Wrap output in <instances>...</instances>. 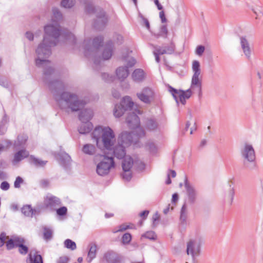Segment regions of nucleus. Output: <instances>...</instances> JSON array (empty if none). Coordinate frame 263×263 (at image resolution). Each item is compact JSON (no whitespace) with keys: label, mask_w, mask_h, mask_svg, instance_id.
I'll use <instances>...</instances> for the list:
<instances>
[{"label":"nucleus","mask_w":263,"mask_h":263,"mask_svg":"<svg viewBox=\"0 0 263 263\" xmlns=\"http://www.w3.org/2000/svg\"><path fill=\"white\" fill-rule=\"evenodd\" d=\"M234 194H235L234 190L233 189H231L229 191V196L231 199V203L232 202V201L233 200Z\"/></svg>","instance_id":"nucleus-60"},{"label":"nucleus","mask_w":263,"mask_h":263,"mask_svg":"<svg viewBox=\"0 0 263 263\" xmlns=\"http://www.w3.org/2000/svg\"><path fill=\"white\" fill-rule=\"evenodd\" d=\"M116 73L118 79L120 81H123L129 74L128 67L126 66L119 67L116 69Z\"/></svg>","instance_id":"nucleus-20"},{"label":"nucleus","mask_w":263,"mask_h":263,"mask_svg":"<svg viewBox=\"0 0 263 263\" xmlns=\"http://www.w3.org/2000/svg\"><path fill=\"white\" fill-rule=\"evenodd\" d=\"M154 2H155V5L157 6V8L158 10H161L163 9V7L162 6V5L159 3V1L158 0H155L154 1Z\"/></svg>","instance_id":"nucleus-62"},{"label":"nucleus","mask_w":263,"mask_h":263,"mask_svg":"<svg viewBox=\"0 0 263 263\" xmlns=\"http://www.w3.org/2000/svg\"><path fill=\"white\" fill-rule=\"evenodd\" d=\"M126 110L119 104H116L114 109V115L116 118L121 117Z\"/></svg>","instance_id":"nucleus-32"},{"label":"nucleus","mask_w":263,"mask_h":263,"mask_svg":"<svg viewBox=\"0 0 263 263\" xmlns=\"http://www.w3.org/2000/svg\"><path fill=\"white\" fill-rule=\"evenodd\" d=\"M136 63V61L133 58H130L128 59L127 66L128 68L133 66Z\"/></svg>","instance_id":"nucleus-54"},{"label":"nucleus","mask_w":263,"mask_h":263,"mask_svg":"<svg viewBox=\"0 0 263 263\" xmlns=\"http://www.w3.org/2000/svg\"><path fill=\"white\" fill-rule=\"evenodd\" d=\"M61 201L59 198L53 196H47L44 200V204L47 208H53L60 205Z\"/></svg>","instance_id":"nucleus-16"},{"label":"nucleus","mask_w":263,"mask_h":263,"mask_svg":"<svg viewBox=\"0 0 263 263\" xmlns=\"http://www.w3.org/2000/svg\"><path fill=\"white\" fill-rule=\"evenodd\" d=\"M201 243L202 240L200 237L191 239L187 243V254L191 255L194 260L200 254Z\"/></svg>","instance_id":"nucleus-10"},{"label":"nucleus","mask_w":263,"mask_h":263,"mask_svg":"<svg viewBox=\"0 0 263 263\" xmlns=\"http://www.w3.org/2000/svg\"><path fill=\"white\" fill-rule=\"evenodd\" d=\"M122 162L123 178L129 181L132 177V171L133 169L136 170H142L144 168V164L138 159H134L130 156H125L123 158Z\"/></svg>","instance_id":"nucleus-6"},{"label":"nucleus","mask_w":263,"mask_h":263,"mask_svg":"<svg viewBox=\"0 0 263 263\" xmlns=\"http://www.w3.org/2000/svg\"><path fill=\"white\" fill-rule=\"evenodd\" d=\"M23 182V179L20 176L16 177L14 183V186L15 188H20L21 184Z\"/></svg>","instance_id":"nucleus-47"},{"label":"nucleus","mask_w":263,"mask_h":263,"mask_svg":"<svg viewBox=\"0 0 263 263\" xmlns=\"http://www.w3.org/2000/svg\"><path fill=\"white\" fill-rule=\"evenodd\" d=\"M69 258L67 256H61L57 261V263H68Z\"/></svg>","instance_id":"nucleus-50"},{"label":"nucleus","mask_w":263,"mask_h":263,"mask_svg":"<svg viewBox=\"0 0 263 263\" xmlns=\"http://www.w3.org/2000/svg\"><path fill=\"white\" fill-rule=\"evenodd\" d=\"M85 11L88 13L93 12L96 13L97 18L94 24L96 28H99L102 26H104L107 23L108 17L101 8H95L92 5L88 4L86 6Z\"/></svg>","instance_id":"nucleus-8"},{"label":"nucleus","mask_w":263,"mask_h":263,"mask_svg":"<svg viewBox=\"0 0 263 263\" xmlns=\"http://www.w3.org/2000/svg\"><path fill=\"white\" fill-rule=\"evenodd\" d=\"M103 261L107 263H122V258L116 252L109 251L104 253Z\"/></svg>","instance_id":"nucleus-13"},{"label":"nucleus","mask_w":263,"mask_h":263,"mask_svg":"<svg viewBox=\"0 0 263 263\" xmlns=\"http://www.w3.org/2000/svg\"><path fill=\"white\" fill-rule=\"evenodd\" d=\"M201 78H192L191 85L189 89L185 91L178 90L169 87V91L173 96L177 104L180 102L182 105H185L186 100L189 99L192 95V89H197L199 94L201 93Z\"/></svg>","instance_id":"nucleus-5"},{"label":"nucleus","mask_w":263,"mask_h":263,"mask_svg":"<svg viewBox=\"0 0 263 263\" xmlns=\"http://www.w3.org/2000/svg\"><path fill=\"white\" fill-rule=\"evenodd\" d=\"M148 213H149V211L145 210V211H144L140 213V216L142 217H143L144 219H145L146 217L147 216Z\"/></svg>","instance_id":"nucleus-61"},{"label":"nucleus","mask_w":263,"mask_h":263,"mask_svg":"<svg viewBox=\"0 0 263 263\" xmlns=\"http://www.w3.org/2000/svg\"><path fill=\"white\" fill-rule=\"evenodd\" d=\"M159 218V216L158 215V214L157 213H156L153 216V222L154 223L157 221V220H158Z\"/></svg>","instance_id":"nucleus-64"},{"label":"nucleus","mask_w":263,"mask_h":263,"mask_svg":"<svg viewBox=\"0 0 263 263\" xmlns=\"http://www.w3.org/2000/svg\"><path fill=\"white\" fill-rule=\"evenodd\" d=\"M74 4V0H62L61 5L64 8H70Z\"/></svg>","instance_id":"nucleus-38"},{"label":"nucleus","mask_w":263,"mask_h":263,"mask_svg":"<svg viewBox=\"0 0 263 263\" xmlns=\"http://www.w3.org/2000/svg\"><path fill=\"white\" fill-rule=\"evenodd\" d=\"M93 115L92 111L90 109L82 110L79 114V119L82 122H89Z\"/></svg>","instance_id":"nucleus-19"},{"label":"nucleus","mask_w":263,"mask_h":263,"mask_svg":"<svg viewBox=\"0 0 263 263\" xmlns=\"http://www.w3.org/2000/svg\"><path fill=\"white\" fill-rule=\"evenodd\" d=\"M240 44L242 52L246 59L250 60L251 58L252 48L250 46L249 41L246 36H240Z\"/></svg>","instance_id":"nucleus-12"},{"label":"nucleus","mask_w":263,"mask_h":263,"mask_svg":"<svg viewBox=\"0 0 263 263\" xmlns=\"http://www.w3.org/2000/svg\"><path fill=\"white\" fill-rule=\"evenodd\" d=\"M9 184L6 182L4 181L1 184V188L2 190L7 191L9 189Z\"/></svg>","instance_id":"nucleus-51"},{"label":"nucleus","mask_w":263,"mask_h":263,"mask_svg":"<svg viewBox=\"0 0 263 263\" xmlns=\"http://www.w3.org/2000/svg\"><path fill=\"white\" fill-rule=\"evenodd\" d=\"M22 213L26 216L32 217L34 214V211L30 205H26L22 208Z\"/></svg>","instance_id":"nucleus-34"},{"label":"nucleus","mask_w":263,"mask_h":263,"mask_svg":"<svg viewBox=\"0 0 263 263\" xmlns=\"http://www.w3.org/2000/svg\"><path fill=\"white\" fill-rule=\"evenodd\" d=\"M112 96L115 98H118L120 96V93L116 90H114L112 91Z\"/></svg>","instance_id":"nucleus-63"},{"label":"nucleus","mask_w":263,"mask_h":263,"mask_svg":"<svg viewBox=\"0 0 263 263\" xmlns=\"http://www.w3.org/2000/svg\"><path fill=\"white\" fill-rule=\"evenodd\" d=\"M187 215V209L186 203H184L182 206L180 211V224L182 226H185L186 224V219Z\"/></svg>","instance_id":"nucleus-27"},{"label":"nucleus","mask_w":263,"mask_h":263,"mask_svg":"<svg viewBox=\"0 0 263 263\" xmlns=\"http://www.w3.org/2000/svg\"><path fill=\"white\" fill-rule=\"evenodd\" d=\"M158 48L159 49V53H160V54H171L175 51V45L174 42H171L167 46L164 47H158Z\"/></svg>","instance_id":"nucleus-21"},{"label":"nucleus","mask_w":263,"mask_h":263,"mask_svg":"<svg viewBox=\"0 0 263 263\" xmlns=\"http://www.w3.org/2000/svg\"><path fill=\"white\" fill-rule=\"evenodd\" d=\"M137 96L145 103H150L154 97V92L152 89L146 87L142 89L141 92L137 93Z\"/></svg>","instance_id":"nucleus-11"},{"label":"nucleus","mask_w":263,"mask_h":263,"mask_svg":"<svg viewBox=\"0 0 263 263\" xmlns=\"http://www.w3.org/2000/svg\"><path fill=\"white\" fill-rule=\"evenodd\" d=\"M167 33H168V30L167 29V27L166 25H164L160 27L159 33L157 34H155V36L157 38H159L160 37H163L164 38H166Z\"/></svg>","instance_id":"nucleus-33"},{"label":"nucleus","mask_w":263,"mask_h":263,"mask_svg":"<svg viewBox=\"0 0 263 263\" xmlns=\"http://www.w3.org/2000/svg\"><path fill=\"white\" fill-rule=\"evenodd\" d=\"M29 156V153L26 150L23 149L17 152L15 154L13 163L14 164L17 163L23 160V159Z\"/></svg>","instance_id":"nucleus-26"},{"label":"nucleus","mask_w":263,"mask_h":263,"mask_svg":"<svg viewBox=\"0 0 263 263\" xmlns=\"http://www.w3.org/2000/svg\"><path fill=\"white\" fill-rule=\"evenodd\" d=\"M184 186L186 191L189 201L191 203H193L196 199L197 192L194 187L190 184L186 178L185 179Z\"/></svg>","instance_id":"nucleus-14"},{"label":"nucleus","mask_w":263,"mask_h":263,"mask_svg":"<svg viewBox=\"0 0 263 263\" xmlns=\"http://www.w3.org/2000/svg\"><path fill=\"white\" fill-rule=\"evenodd\" d=\"M118 229L117 230H115L114 231V233H117L118 232H122V231H125L128 229H130L131 228L130 227V226L129 225H127L125 223H123L122 224H121L120 226H119L118 227Z\"/></svg>","instance_id":"nucleus-44"},{"label":"nucleus","mask_w":263,"mask_h":263,"mask_svg":"<svg viewBox=\"0 0 263 263\" xmlns=\"http://www.w3.org/2000/svg\"><path fill=\"white\" fill-rule=\"evenodd\" d=\"M64 246L71 250H74L77 248L76 243L69 239L65 240Z\"/></svg>","instance_id":"nucleus-37"},{"label":"nucleus","mask_w":263,"mask_h":263,"mask_svg":"<svg viewBox=\"0 0 263 263\" xmlns=\"http://www.w3.org/2000/svg\"><path fill=\"white\" fill-rule=\"evenodd\" d=\"M6 247L8 250H11L15 247L13 239H10L6 242Z\"/></svg>","instance_id":"nucleus-49"},{"label":"nucleus","mask_w":263,"mask_h":263,"mask_svg":"<svg viewBox=\"0 0 263 263\" xmlns=\"http://www.w3.org/2000/svg\"><path fill=\"white\" fill-rule=\"evenodd\" d=\"M29 262L27 263H43V259L41 255L39 254L35 250H31L29 254Z\"/></svg>","instance_id":"nucleus-18"},{"label":"nucleus","mask_w":263,"mask_h":263,"mask_svg":"<svg viewBox=\"0 0 263 263\" xmlns=\"http://www.w3.org/2000/svg\"><path fill=\"white\" fill-rule=\"evenodd\" d=\"M132 77L134 81L140 82L145 79V73L141 69H136L133 72Z\"/></svg>","instance_id":"nucleus-22"},{"label":"nucleus","mask_w":263,"mask_h":263,"mask_svg":"<svg viewBox=\"0 0 263 263\" xmlns=\"http://www.w3.org/2000/svg\"><path fill=\"white\" fill-rule=\"evenodd\" d=\"M15 247H18L20 245L24 244L25 240L23 238L16 237L13 238Z\"/></svg>","instance_id":"nucleus-40"},{"label":"nucleus","mask_w":263,"mask_h":263,"mask_svg":"<svg viewBox=\"0 0 263 263\" xmlns=\"http://www.w3.org/2000/svg\"><path fill=\"white\" fill-rule=\"evenodd\" d=\"M92 137L96 140L98 147H101L102 144L107 149H110L116 141L113 130L108 126L96 127L92 132Z\"/></svg>","instance_id":"nucleus-4"},{"label":"nucleus","mask_w":263,"mask_h":263,"mask_svg":"<svg viewBox=\"0 0 263 263\" xmlns=\"http://www.w3.org/2000/svg\"><path fill=\"white\" fill-rule=\"evenodd\" d=\"M26 37L30 41H32L33 39V34L30 32H27L26 33Z\"/></svg>","instance_id":"nucleus-59"},{"label":"nucleus","mask_w":263,"mask_h":263,"mask_svg":"<svg viewBox=\"0 0 263 263\" xmlns=\"http://www.w3.org/2000/svg\"><path fill=\"white\" fill-rule=\"evenodd\" d=\"M82 152L86 155H93L96 153V147L91 144L84 145L82 149Z\"/></svg>","instance_id":"nucleus-29"},{"label":"nucleus","mask_w":263,"mask_h":263,"mask_svg":"<svg viewBox=\"0 0 263 263\" xmlns=\"http://www.w3.org/2000/svg\"><path fill=\"white\" fill-rule=\"evenodd\" d=\"M18 248V252L21 254L26 255L28 252V248L24 244L20 245Z\"/></svg>","instance_id":"nucleus-42"},{"label":"nucleus","mask_w":263,"mask_h":263,"mask_svg":"<svg viewBox=\"0 0 263 263\" xmlns=\"http://www.w3.org/2000/svg\"><path fill=\"white\" fill-rule=\"evenodd\" d=\"M146 146L151 153H155L156 152L157 147L154 143L149 142L147 144Z\"/></svg>","instance_id":"nucleus-45"},{"label":"nucleus","mask_w":263,"mask_h":263,"mask_svg":"<svg viewBox=\"0 0 263 263\" xmlns=\"http://www.w3.org/2000/svg\"><path fill=\"white\" fill-rule=\"evenodd\" d=\"M59 160L61 164L66 167L70 163L71 158L67 154L64 153L60 155Z\"/></svg>","instance_id":"nucleus-30"},{"label":"nucleus","mask_w":263,"mask_h":263,"mask_svg":"<svg viewBox=\"0 0 263 263\" xmlns=\"http://www.w3.org/2000/svg\"><path fill=\"white\" fill-rule=\"evenodd\" d=\"M159 16L162 23H165L166 21L165 14L163 11H161L159 12Z\"/></svg>","instance_id":"nucleus-56"},{"label":"nucleus","mask_w":263,"mask_h":263,"mask_svg":"<svg viewBox=\"0 0 263 263\" xmlns=\"http://www.w3.org/2000/svg\"><path fill=\"white\" fill-rule=\"evenodd\" d=\"M113 44L111 42H108L104 47L102 52V59L109 60L112 56L113 51Z\"/></svg>","instance_id":"nucleus-17"},{"label":"nucleus","mask_w":263,"mask_h":263,"mask_svg":"<svg viewBox=\"0 0 263 263\" xmlns=\"http://www.w3.org/2000/svg\"><path fill=\"white\" fill-rule=\"evenodd\" d=\"M134 104L131 98L129 96H126L122 99L119 105L127 110H130L133 107Z\"/></svg>","instance_id":"nucleus-24"},{"label":"nucleus","mask_w":263,"mask_h":263,"mask_svg":"<svg viewBox=\"0 0 263 263\" xmlns=\"http://www.w3.org/2000/svg\"><path fill=\"white\" fill-rule=\"evenodd\" d=\"M67 208L65 206H63L57 210V214L60 216H63L67 213Z\"/></svg>","instance_id":"nucleus-48"},{"label":"nucleus","mask_w":263,"mask_h":263,"mask_svg":"<svg viewBox=\"0 0 263 263\" xmlns=\"http://www.w3.org/2000/svg\"><path fill=\"white\" fill-rule=\"evenodd\" d=\"M6 238V234L4 233H2L0 235V247H2L4 243Z\"/></svg>","instance_id":"nucleus-53"},{"label":"nucleus","mask_w":263,"mask_h":263,"mask_svg":"<svg viewBox=\"0 0 263 263\" xmlns=\"http://www.w3.org/2000/svg\"><path fill=\"white\" fill-rule=\"evenodd\" d=\"M178 195L177 193H175L172 196V202L173 203L175 204L178 200Z\"/></svg>","instance_id":"nucleus-58"},{"label":"nucleus","mask_w":263,"mask_h":263,"mask_svg":"<svg viewBox=\"0 0 263 263\" xmlns=\"http://www.w3.org/2000/svg\"><path fill=\"white\" fill-rule=\"evenodd\" d=\"M115 164L112 157L103 156L102 160L97 166V173L100 176H104L109 173L115 167Z\"/></svg>","instance_id":"nucleus-9"},{"label":"nucleus","mask_w":263,"mask_h":263,"mask_svg":"<svg viewBox=\"0 0 263 263\" xmlns=\"http://www.w3.org/2000/svg\"><path fill=\"white\" fill-rule=\"evenodd\" d=\"M142 237H145L149 239H155L156 235L153 231H148L142 235Z\"/></svg>","instance_id":"nucleus-41"},{"label":"nucleus","mask_w":263,"mask_h":263,"mask_svg":"<svg viewBox=\"0 0 263 263\" xmlns=\"http://www.w3.org/2000/svg\"><path fill=\"white\" fill-rule=\"evenodd\" d=\"M93 125L90 122H82L78 130L80 134H85L89 133L92 129Z\"/></svg>","instance_id":"nucleus-23"},{"label":"nucleus","mask_w":263,"mask_h":263,"mask_svg":"<svg viewBox=\"0 0 263 263\" xmlns=\"http://www.w3.org/2000/svg\"><path fill=\"white\" fill-rule=\"evenodd\" d=\"M53 20L54 24L47 25L44 27L45 35L43 42L36 50L37 58L35 63L37 66L44 67L45 82L53 94L58 105L63 110L68 112L77 111L82 109L85 102L80 100L78 97L72 93L62 91L64 89L63 84L59 80H50L53 72L51 62L47 60L51 54V47L55 46L60 40L67 41L75 43L76 37L71 32H62L60 26L57 22L62 18V14L57 8H53Z\"/></svg>","instance_id":"nucleus-1"},{"label":"nucleus","mask_w":263,"mask_h":263,"mask_svg":"<svg viewBox=\"0 0 263 263\" xmlns=\"http://www.w3.org/2000/svg\"><path fill=\"white\" fill-rule=\"evenodd\" d=\"M89 248L87 260L88 262H91L96 257L97 246L96 243H91L89 245Z\"/></svg>","instance_id":"nucleus-25"},{"label":"nucleus","mask_w":263,"mask_h":263,"mask_svg":"<svg viewBox=\"0 0 263 263\" xmlns=\"http://www.w3.org/2000/svg\"><path fill=\"white\" fill-rule=\"evenodd\" d=\"M204 50H205V48L203 46H202V45L198 46L196 49V51H195L196 54L199 56H201L204 52Z\"/></svg>","instance_id":"nucleus-46"},{"label":"nucleus","mask_w":263,"mask_h":263,"mask_svg":"<svg viewBox=\"0 0 263 263\" xmlns=\"http://www.w3.org/2000/svg\"><path fill=\"white\" fill-rule=\"evenodd\" d=\"M128 126L134 129L132 133L122 132L118 138L117 143L109 149L114 157L119 159L123 158L126 156V148L133 142L136 143L137 140L144 137L145 132L140 126V119L135 112H129L126 118Z\"/></svg>","instance_id":"nucleus-2"},{"label":"nucleus","mask_w":263,"mask_h":263,"mask_svg":"<svg viewBox=\"0 0 263 263\" xmlns=\"http://www.w3.org/2000/svg\"><path fill=\"white\" fill-rule=\"evenodd\" d=\"M132 239V236L129 233H125L122 236V242L124 244L130 242Z\"/></svg>","instance_id":"nucleus-43"},{"label":"nucleus","mask_w":263,"mask_h":263,"mask_svg":"<svg viewBox=\"0 0 263 263\" xmlns=\"http://www.w3.org/2000/svg\"><path fill=\"white\" fill-rule=\"evenodd\" d=\"M28 137L26 135H20L17 137V140L15 141L14 146L20 147L23 145L27 141Z\"/></svg>","instance_id":"nucleus-31"},{"label":"nucleus","mask_w":263,"mask_h":263,"mask_svg":"<svg viewBox=\"0 0 263 263\" xmlns=\"http://www.w3.org/2000/svg\"><path fill=\"white\" fill-rule=\"evenodd\" d=\"M102 79L108 83L111 82L114 80V77L112 76L109 75L107 73H103L101 74Z\"/></svg>","instance_id":"nucleus-39"},{"label":"nucleus","mask_w":263,"mask_h":263,"mask_svg":"<svg viewBox=\"0 0 263 263\" xmlns=\"http://www.w3.org/2000/svg\"><path fill=\"white\" fill-rule=\"evenodd\" d=\"M159 49L158 48H156L155 50L154 51V54L155 57V60L157 63L160 62V58L159 57V55H161L160 53H159Z\"/></svg>","instance_id":"nucleus-52"},{"label":"nucleus","mask_w":263,"mask_h":263,"mask_svg":"<svg viewBox=\"0 0 263 263\" xmlns=\"http://www.w3.org/2000/svg\"><path fill=\"white\" fill-rule=\"evenodd\" d=\"M192 70L194 73L192 78H200L201 73L200 65L198 61L195 60L193 62Z\"/></svg>","instance_id":"nucleus-28"},{"label":"nucleus","mask_w":263,"mask_h":263,"mask_svg":"<svg viewBox=\"0 0 263 263\" xmlns=\"http://www.w3.org/2000/svg\"><path fill=\"white\" fill-rule=\"evenodd\" d=\"M43 237L44 239L46 240H48L51 239L53 233L52 230L48 227H44L43 228Z\"/></svg>","instance_id":"nucleus-35"},{"label":"nucleus","mask_w":263,"mask_h":263,"mask_svg":"<svg viewBox=\"0 0 263 263\" xmlns=\"http://www.w3.org/2000/svg\"><path fill=\"white\" fill-rule=\"evenodd\" d=\"M240 155L245 168L250 170L256 168V154L251 144L247 142L244 143L240 148Z\"/></svg>","instance_id":"nucleus-7"},{"label":"nucleus","mask_w":263,"mask_h":263,"mask_svg":"<svg viewBox=\"0 0 263 263\" xmlns=\"http://www.w3.org/2000/svg\"><path fill=\"white\" fill-rule=\"evenodd\" d=\"M49 181L46 179H43L40 181V185L42 187H46L49 185Z\"/></svg>","instance_id":"nucleus-55"},{"label":"nucleus","mask_w":263,"mask_h":263,"mask_svg":"<svg viewBox=\"0 0 263 263\" xmlns=\"http://www.w3.org/2000/svg\"><path fill=\"white\" fill-rule=\"evenodd\" d=\"M145 128L148 131H156L159 128V124L155 118H148L146 119L144 125Z\"/></svg>","instance_id":"nucleus-15"},{"label":"nucleus","mask_w":263,"mask_h":263,"mask_svg":"<svg viewBox=\"0 0 263 263\" xmlns=\"http://www.w3.org/2000/svg\"><path fill=\"white\" fill-rule=\"evenodd\" d=\"M140 17H141V18L142 19L143 21V23L144 24H145L146 27L149 29V28H150V25H149V22L147 20V19L144 18L142 15H141Z\"/></svg>","instance_id":"nucleus-57"},{"label":"nucleus","mask_w":263,"mask_h":263,"mask_svg":"<svg viewBox=\"0 0 263 263\" xmlns=\"http://www.w3.org/2000/svg\"><path fill=\"white\" fill-rule=\"evenodd\" d=\"M103 41V37L99 36L95 37L92 41L85 40L83 43L84 54L87 58L93 59L94 68L96 70H99V67L102 64V59L98 55Z\"/></svg>","instance_id":"nucleus-3"},{"label":"nucleus","mask_w":263,"mask_h":263,"mask_svg":"<svg viewBox=\"0 0 263 263\" xmlns=\"http://www.w3.org/2000/svg\"><path fill=\"white\" fill-rule=\"evenodd\" d=\"M30 159H31V162L33 164H34L36 166H37V167L43 166L47 163L46 161H43L41 159L36 158L34 157H33L32 156L30 157Z\"/></svg>","instance_id":"nucleus-36"}]
</instances>
